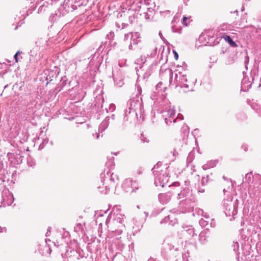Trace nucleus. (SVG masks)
I'll return each mask as SVG.
<instances>
[{
    "mask_svg": "<svg viewBox=\"0 0 261 261\" xmlns=\"http://www.w3.org/2000/svg\"><path fill=\"white\" fill-rule=\"evenodd\" d=\"M124 218L125 216L121 213V210L118 207H114L106 221L109 230L118 234H121L125 228L123 224Z\"/></svg>",
    "mask_w": 261,
    "mask_h": 261,
    "instance_id": "f257e3e1",
    "label": "nucleus"
},
{
    "mask_svg": "<svg viewBox=\"0 0 261 261\" xmlns=\"http://www.w3.org/2000/svg\"><path fill=\"white\" fill-rule=\"evenodd\" d=\"M100 176L102 185L98 187V190L101 194H108L111 188H116L118 184L119 179L118 175L112 173L109 169L105 170Z\"/></svg>",
    "mask_w": 261,
    "mask_h": 261,
    "instance_id": "f03ea898",
    "label": "nucleus"
},
{
    "mask_svg": "<svg viewBox=\"0 0 261 261\" xmlns=\"http://www.w3.org/2000/svg\"><path fill=\"white\" fill-rule=\"evenodd\" d=\"M127 105L128 110H126V114L128 112L130 114H134L138 120L144 119V110L141 97H137L130 99L127 102Z\"/></svg>",
    "mask_w": 261,
    "mask_h": 261,
    "instance_id": "7ed1b4c3",
    "label": "nucleus"
},
{
    "mask_svg": "<svg viewBox=\"0 0 261 261\" xmlns=\"http://www.w3.org/2000/svg\"><path fill=\"white\" fill-rule=\"evenodd\" d=\"M76 9V6L72 4V1L65 0L63 5L59 9L50 15L49 20L51 22H55L58 20L61 16H64L67 13L72 12Z\"/></svg>",
    "mask_w": 261,
    "mask_h": 261,
    "instance_id": "20e7f679",
    "label": "nucleus"
},
{
    "mask_svg": "<svg viewBox=\"0 0 261 261\" xmlns=\"http://www.w3.org/2000/svg\"><path fill=\"white\" fill-rule=\"evenodd\" d=\"M175 81L176 83V87H179L181 88H184V92H187L190 91H192V87L196 82V80H195L192 82L188 81L186 74L179 71L177 73H175Z\"/></svg>",
    "mask_w": 261,
    "mask_h": 261,
    "instance_id": "39448f33",
    "label": "nucleus"
},
{
    "mask_svg": "<svg viewBox=\"0 0 261 261\" xmlns=\"http://www.w3.org/2000/svg\"><path fill=\"white\" fill-rule=\"evenodd\" d=\"M152 170L154 176V184L156 186L163 187L169 179V177L166 172L159 169V163L154 166Z\"/></svg>",
    "mask_w": 261,
    "mask_h": 261,
    "instance_id": "423d86ee",
    "label": "nucleus"
},
{
    "mask_svg": "<svg viewBox=\"0 0 261 261\" xmlns=\"http://www.w3.org/2000/svg\"><path fill=\"white\" fill-rule=\"evenodd\" d=\"M224 212L227 216H234L238 213V200H224Z\"/></svg>",
    "mask_w": 261,
    "mask_h": 261,
    "instance_id": "0eeeda50",
    "label": "nucleus"
},
{
    "mask_svg": "<svg viewBox=\"0 0 261 261\" xmlns=\"http://www.w3.org/2000/svg\"><path fill=\"white\" fill-rule=\"evenodd\" d=\"M124 41H129L130 43L128 45V49L132 50L134 49L133 46L137 45L140 41V34L138 32L128 33L124 35Z\"/></svg>",
    "mask_w": 261,
    "mask_h": 261,
    "instance_id": "6e6552de",
    "label": "nucleus"
},
{
    "mask_svg": "<svg viewBox=\"0 0 261 261\" xmlns=\"http://www.w3.org/2000/svg\"><path fill=\"white\" fill-rule=\"evenodd\" d=\"M261 193V175L258 174L255 177V183L249 188V194L253 197L259 196Z\"/></svg>",
    "mask_w": 261,
    "mask_h": 261,
    "instance_id": "1a4fd4ad",
    "label": "nucleus"
},
{
    "mask_svg": "<svg viewBox=\"0 0 261 261\" xmlns=\"http://www.w3.org/2000/svg\"><path fill=\"white\" fill-rule=\"evenodd\" d=\"M175 114V111L174 107H170L168 111V115H169L168 118H166L165 119V121L167 125H169L170 123L172 122L175 123L177 119H179L180 120H182L184 117L182 115H178L176 118H174Z\"/></svg>",
    "mask_w": 261,
    "mask_h": 261,
    "instance_id": "9d476101",
    "label": "nucleus"
},
{
    "mask_svg": "<svg viewBox=\"0 0 261 261\" xmlns=\"http://www.w3.org/2000/svg\"><path fill=\"white\" fill-rule=\"evenodd\" d=\"M2 198L1 203L3 206L11 205L14 201L13 196L9 191L3 192Z\"/></svg>",
    "mask_w": 261,
    "mask_h": 261,
    "instance_id": "9b49d317",
    "label": "nucleus"
},
{
    "mask_svg": "<svg viewBox=\"0 0 261 261\" xmlns=\"http://www.w3.org/2000/svg\"><path fill=\"white\" fill-rule=\"evenodd\" d=\"M124 185L130 186V188L125 190L127 192H136V191L140 188L139 183L138 182L129 178L125 180Z\"/></svg>",
    "mask_w": 261,
    "mask_h": 261,
    "instance_id": "f8f14e48",
    "label": "nucleus"
},
{
    "mask_svg": "<svg viewBox=\"0 0 261 261\" xmlns=\"http://www.w3.org/2000/svg\"><path fill=\"white\" fill-rule=\"evenodd\" d=\"M189 184L190 181L189 180L185 181L184 187L181 188V190L177 194V199L186 198L190 194V190L189 188Z\"/></svg>",
    "mask_w": 261,
    "mask_h": 261,
    "instance_id": "ddd939ff",
    "label": "nucleus"
},
{
    "mask_svg": "<svg viewBox=\"0 0 261 261\" xmlns=\"http://www.w3.org/2000/svg\"><path fill=\"white\" fill-rule=\"evenodd\" d=\"M254 80L255 76L251 77L252 81H250L248 77L244 76L241 82V90L244 92L248 91L251 88L252 83Z\"/></svg>",
    "mask_w": 261,
    "mask_h": 261,
    "instance_id": "4468645a",
    "label": "nucleus"
},
{
    "mask_svg": "<svg viewBox=\"0 0 261 261\" xmlns=\"http://www.w3.org/2000/svg\"><path fill=\"white\" fill-rule=\"evenodd\" d=\"M203 38L206 41V45L214 46L219 43V38L215 39L214 36L209 37L207 34H204L200 36V39Z\"/></svg>",
    "mask_w": 261,
    "mask_h": 261,
    "instance_id": "2eb2a0df",
    "label": "nucleus"
},
{
    "mask_svg": "<svg viewBox=\"0 0 261 261\" xmlns=\"http://www.w3.org/2000/svg\"><path fill=\"white\" fill-rule=\"evenodd\" d=\"M47 40L48 37L46 36L38 38L35 42L37 47L39 48V49L45 48L48 46Z\"/></svg>",
    "mask_w": 261,
    "mask_h": 261,
    "instance_id": "dca6fc26",
    "label": "nucleus"
},
{
    "mask_svg": "<svg viewBox=\"0 0 261 261\" xmlns=\"http://www.w3.org/2000/svg\"><path fill=\"white\" fill-rule=\"evenodd\" d=\"M110 117H107L103 121L99 124L98 128V133L96 134V139L99 137V133H102L108 126L109 124Z\"/></svg>",
    "mask_w": 261,
    "mask_h": 261,
    "instance_id": "f3484780",
    "label": "nucleus"
},
{
    "mask_svg": "<svg viewBox=\"0 0 261 261\" xmlns=\"http://www.w3.org/2000/svg\"><path fill=\"white\" fill-rule=\"evenodd\" d=\"M172 197V194L170 192L161 193L159 195V201L163 204H166L170 201Z\"/></svg>",
    "mask_w": 261,
    "mask_h": 261,
    "instance_id": "a211bd4d",
    "label": "nucleus"
},
{
    "mask_svg": "<svg viewBox=\"0 0 261 261\" xmlns=\"http://www.w3.org/2000/svg\"><path fill=\"white\" fill-rule=\"evenodd\" d=\"M258 176V174L252 175V172H249L245 175L244 177L245 182H247L249 184L248 189L251 187L252 185H254L255 183V177Z\"/></svg>",
    "mask_w": 261,
    "mask_h": 261,
    "instance_id": "6ab92c4d",
    "label": "nucleus"
},
{
    "mask_svg": "<svg viewBox=\"0 0 261 261\" xmlns=\"http://www.w3.org/2000/svg\"><path fill=\"white\" fill-rule=\"evenodd\" d=\"M11 175L8 170H5L2 166H0V180L3 181H8Z\"/></svg>",
    "mask_w": 261,
    "mask_h": 261,
    "instance_id": "aec40b11",
    "label": "nucleus"
},
{
    "mask_svg": "<svg viewBox=\"0 0 261 261\" xmlns=\"http://www.w3.org/2000/svg\"><path fill=\"white\" fill-rule=\"evenodd\" d=\"M181 144L182 142L180 140L176 141L172 144L173 148L170 151V152L172 154L174 159L178 155V150H180Z\"/></svg>",
    "mask_w": 261,
    "mask_h": 261,
    "instance_id": "412c9836",
    "label": "nucleus"
},
{
    "mask_svg": "<svg viewBox=\"0 0 261 261\" xmlns=\"http://www.w3.org/2000/svg\"><path fill=\"white\" fill-rule=\"evenodd\" d=\"M11 158L13 159L12 162L14 164L19 165L22 163L24 156L20 153H13L11 155Z\"/></svg>",
    "mask_w": 261,
    "mask_h": 261,
    "instance_id": "4be33fe9",
    "label": "nucleus"
},
{
    "mask_svg": "<svg viewBox=\"0 0 261 261\" xmlns=\"http://www.w3.org/2000/svg\"><path fill=\"white\" fill-rule=\"evenodd\" d=\"M218 160H214L208 161L206 164H205L202 166V168L203 170H207L211 168H213L215 167L217 164L218 163Z\"/></svg>",
    "mask_w": 261,
    "mask_h": 261,
    "instance_id": "5701e85b",
    "label": "nucleus"
},
{
    "mask_svg": "<svg viewBox=\"0 0 261 261\" xmlns=\"http://www.w3.org/2000/svg\"><path fill=\"white\" fill-rule=\"evenodd\" d=\"M171 218L170 216L168 215L165 217L161 221V223H168L169 225L173 226L175 224L177 223L176 219L174 218L173 220H170Z\"/></svg>",
    "mask_w": 261,
    "mask_h": 261,
    "instance_id": "b1692460",
    "label": "nucleus"
},
{
    "mask_svg": "<svg viewBox=\"0 0 261 261\" xmlns=\"http://www.w3.org/2000/svg\"><path fill=\"white\" fill-rule=\"evenodd\" d=\"M204 217V218H201L199 221L200 225L203 227L208 226L210 222V218L208 215L205 214Z\"/></svg>",
    "mask_w": 261,
    "mask_h": 261,
    "instance_id": "393cba45",
    "label": "nucleus"
},
{
    "mask_svg": "<svg viewBox=\"0 0 261 261\" xmlns=\"http://www.w3.org/2000/svg\"><path fill=\"white\" fill-rule=\"evenodd\" d=\"M223 37L225 39V40L227 41L231 47L237 46V44H236V43L232 39V38L229 36L225 35L223 36Z\"/></svg>",
    "mask_w": 261,
    "mask_h": 261,
    "instance_id": "a878e982",
    "label": "nucleus"
},
{
    "mask_svg": "<svg viewBox=\"0 0 261 261\" xmlns=\"http://www.w3.org/2000/svg\"><path fill=\"white\" fill-rule=\"evenodd\" d=\"M206 231H202L200 233L199 238V241L202 244L205 243L207 241V236Z\"/></svg>",
    "mask_w": 261,
    "mask_h": 261,
    "instance_id": "bb28decb",
    "label": "nucleus"
},
{
    "mask_svg": "<svg viewBox=\"0 0 261 261\" xmlns=\"http://www.w3.org/2000/svg\"><path fill=\"white\" fill-rule=\"evenodd\" d=\"M186 233L189 234L191 237H194L195 235H197L195 232L194 229L193 228H190L184 231V234H186Z\"/></svg>",
    "mask_w": 261,
    "mask_h": 261,
    "instance_id": "cd10ccee",
    "label": "nucleus"
},
{
    "mask_svg": "<svg viewBox=\"0 0 261 261\" xmlns=\"http://www.w3.org/2000/svg\"><path fill=\"white\" fill-rule=\"evenodd\" d=\"M74 229V231L76 232L82 231L84 229V225L82 223H77Z\"/></svg>",
    "mask_w": 261,
    "mask_h": 261,
    "instance_id": "c85d7f7f",
    "label": "nucleus"
},
{
    "mask_svg": "<svg viewBox=\"0 0 261 261\" xmlns=\"http://www.w3.org/2000/svg\"><path fill=\"white\" fill-rule=\"evenodd\" d=\"M250 106L253 109L256 111L259 110L260 109V105L256 102H252L250 104Z\"/></svg>",
    "mask_w": 261,
    "mask_h": 261,
    "instance_id": "c756f323",
    "label": "nucleus"
},
{
    "mask_svg": "<svg viewBox=\"0 0 261 261\" xmlns=\"http://www.w3.org/2000/svg\"><path fill=\"white\" fill-rule=\"evenodd\" d=\"M27 163H28V165L31 167H33L35 165V162L34 160H33V159H32L30 157L28 158Z\"/></svg>",
    "mask_w": 261,
    "mask_h": 261,
    "instance_id": "7c9ffc66",
    "label": "nucleus"
},
{
    "mask_svg": "<svg viewBox=\"0 0 261 261\" xmlns=\"http://www.w3.org/2000/svg\"><path fill=\"white\" fill-rule=\"evenodd\" d=\"M195 213H196L198 215H201L203 217L204 216V215L206 214L203 212V210L200 209L199 208H195Z\"/></svg>",
    "mask_w": 261,
    "mask_h": 261,
    "instance_id": "2f4dec72",
    "label": "nucleus"
},
{
    "mask_svg": "<svg viewBox=\"0 0 261 261\" xmlns=\"http://www.w3.org/2000/svg\"><path fill=\"white\" fill-rule=\"evenodd\" d=\"M140 139L142 142H149V139L143 134H141L140 136Z\"/></svg>",
    "mask_w": 261,
    "mask_h": 261,
    "instance_id": "473e14b6",
    "label": "nucleus"
},
{
    "mask_svg": "<svg viewBox=\"0 0 261 261\" xmlns=\"http://www.w3.org/2000/svg\"><path fill=\"white\" fill-rule=\"evenodd\" d=\"M249 58L248 56L246 55L245 57V59H244V65H245V68L246 69V70L248 69V65L249 64Z\"/></svg>",
    "mask_w": 261,
    "mask_h": 261,
    "instance_id": "72a5a7b5",
    "label": "nucleus"
},
{
    "mask_svg": "<svg viewBox=\"0 0 261 261\" xmlns=\"http://www.w3.org/2000/svg\"><path fill=\"white\" fill-rule=\"evenodd\" d=\"M232 247L233 248V249L234 251L238 250V249H239V243L238 242L234 243Z\"/></svg>",
    "mask_w": 261,
    "mask_h": 261,
    "instance_id": "f704fd0d",
    "label": "nucleus"
},
{
    "mask_svg": "<svg viewBox=\"0 0 261 261\" xmlns=\"http://www.w3.org/2000/svg\"><path fill=\"white\" fill-rule=\"evenodd\" d=\"M174 249V246L172 244H168L167 245V249L172 250Z\"/></svg>",
    "mask_w": 261,
    "mask_h": 261,
    "instance_id": "c9c22d12",
    "label": "nucleus"
},
{
    "mask_svg": "<svg viewBox=\"0 0 261 261\" xmlns=\"http://www.w3.org/2000/svg\"><path fill=\"white\" fill-rule=\"evenodd\" d=\"M188 18L186 16H184L182 18V24L186 26L188 25V23L187 22V20H188Z\"/></svg>",
    "mask_w": 261,
    "mask_h": 261,
    "instance_id": "e433bc0d",
    "label": "nucleus"
},
{
    "mask_svg": "<svg viewBox=\"0 0 261 261\" xmlns=\"http://www.w3.org/2000/svg\"><path fill=\"white\" fill-rule=\"evenodd\" d=\"M162 83L161 82H159L156 86V90L159 91L160 90H162V89H161V86H162Z\"/></svg>",
    "mask_w": 261,
    "mask_h": 261,
    "instance_id": "4c0bfd02",
    "label": "nucleus"
},
{
    "mask_svg": "<svg viewBox=\"0 0 261 261\" xmlns=\"http://www.w3.org/2000/svg\"><path fill=\"white\" fill-rule=\"evenodd\" d=\"M205 177H202V178L201 179V184H202V185H205L208 182V180L207 179L205 180Z\"/></svg>",
    "mask_w": 261,
    "mask_h": 261,
    "instance_id": "58836bf2",
    "label": "nucleus"
},
{
    "mask_svg": "<svg viewBox=\"0 0 261 261\" xmlns=\"http://www.w3.org/2000/svg\"><path fill=\"white\" fill-rule=\"evenodd\" d=\"M210 225L212 227H214L215 226V222H214V219H211L210 218Z\"/></svg>",
    "mask_w": 261,
    "mask_h": 261,
    "instance_id": "ea45409f",
    "label": "nucleus"
},
{
    "mask_svg": "<svg viewBox=\"0 0 261 261\" xmlns=\"http://www.w3.org/2000/svg\"><path fill=\"white\" fill-rule=\"evenodd\" d=\"M20 51H18L16 54L15 55H14V59L15 60V61L16 62H18V55L20 53Z\"/></svg>",
    "mask_w": 261,
    "mask_h": 261,
    "instance_id": "a19ab883",
    "label": "nucleus"
},
{
    "mask_svg": "<svg viewBox=\"0 0 261 261\" xmlns=\"http://www.w3.org/2000/svg\"><path fill=\"white\" fill-rule=\"evenodd\" d=\"M228 28H230V25H223L221 26V30H225L226 29H227Z\"/></svg>",
    "mask_w": 261,
    "mask_h": 261,
    "instance_id": "79ce46f5",
    "label": "nucleus"
},
{
    "mask_svg": "<svg viewBox=\"0 0 261 261\" xmlns=\"http://www.w3.org/2000/svg\"><path fill=\"white\" fill-rule=\"evenodd\" d=\"M256 32L258 35V36L260 37V39H261V28L257 29Z\"/></svg>",
    "mask_w": 261,
    "mask_h": 261,
    "instance_id": "37998d69",
    "label": "nucleus"
},
{
    "mask_svg": "<svg viewBox=\"0 0 261 261\" xmlns=\"http://www.w3.org/2000/svg\"><path fill=\"white\" fill-rule=\"evenodd\" d=\"M204 191H205V190L202 188H199L198 189V193H202L204 192Z\"/></svg>",
    "mask_w": 261,
    "mask_h": 261,
    "instance_id": "c03bdc74",
    "label": "nucleus"
},
{
    "mask_svg": "<svg viewBox=\"0 0 261 261\" xmlns=\"http://www.w3.org/2000/svg\"><path fill=\"white\" fill-rule=\"evenodd\" d=\"M7 231V229L6 227H2L1 226H0V233L1 232H6Z\"/></svg>",
    "mask_w": 261,
    "mask_h": 261,
    "instance_id": "a18cd8bd",
    "label": "nucleus"
},
{
    "mask_svg": "<svg viewBox=\"0 0 261 261\" xmlns=\"http://www.w3.org/2000/svg\"><path fill=\"white\" fill-rule=\"evenodd\" d=\"M242 148L244 150V151H246L248 149L247 146L246 145H243L242 146Z\"/></svg>",
    "mask_w": 261,
    "mask_h": 261,
    "instance_id": "49530a36",
    "label": "nucleus"
},
{
    "mask_svg": "<svg viewBox=\"0 0 261 261\" xmlns=\"http://www.w3.org/2000/svg\"><path fill=\"white\" fill-rule=\"evenodd\" d=\"M144 17L146 19H149L150 18V16L147 13H144Z\"/></svg>",
    "mask_w": 261,
    "mask_h": 261,
    "instance_id": "de8ad7c7",
    "label": "nucleus"
},
{
    "mask_svg": "<svg viewBox=\"0 0 261 261\" xmlns=\"http://www.w3.org/2000/svg\"><path fill=\"white\" fill-rule=\"evenodd\" d=\"M173 52H174V58L176 60H177L178 57V54L175 51H173Z\"/></svg>",
    "mask_w": 261,
    "mask_h": 261,
    "instance_id": "09e8293b",
    "label": "nucleus"
},
{
    "mask_svg": "<svg viewBox=\"0 0 261 261\" xmlns=\"http://www.w3.org/2000/svg\"><path fill=\"white\" fill-rule=\"evenodd\" d=\"M173 186L175 187H179L180 186V184L178 182H174L173 184Z\"/></svg>",
    "mask_w": 261,
    "mask_h": 261,
    "instance_id": "8fccbe9b",
    "label": "nucleus"
},
{
    "mask_svg": "<svg viewBox=\"0 0 261 261\" xmlns=\"http://www.w3.org/2000/svg\"><path fill=\"white\" fill-rule=\"evenodd\" d=\"M191 155H192V154H191V153H190L189 154V155H188V160H190V159H191Z\"/></svg>",
    "mask_w": 261,
    "mask_h": 261,
    "instance_id": "3c124183",
    "label": "nucleus"
},
{
    "mask_svg": "<svg viewBox=\"0 0 261 261\" xmlns=\"http://www.w3.org/2000/svg\"><path fill=\"white\" fill-rule=\"evenodd\" d=\"M205 180H206V179H207V180H208L210 179V175H207L206 176V177H205Z\"/></svg>",
    "mask_w": 261,
    "mask_h": 261,
    "instance_id": "603ef678",
    "label": "nucleus"
},
{
    "mask_svg": "<svg viewBox=\"0 0 261 261\" xmlns=\"http://www.w3.org/2000/svg\"><path fill=\"white\" fill-rule=\"evenodd\" d=\"M190 0H183L184 3H185V4L187 3V2H188Z\"/></svg>",
    "mask_w": 261,
    "mask_h": 261,
    "instance_id": "864d4df0",
    "label": "nucleus"
},
{
    "mask_svg": "<svg viewBox=\"0 0 261 261\" xmlns=\"http://www.w3.org/2000/svg\"><path fill=\"white\" fill-rule=\"evenodd\" d=\"M138 90L139 91V94H140V92L141 91V88L140 87L138 88Z\"/></svg>",
    "mask_w": 261,
    "mask_h": 261,
    "instance_id": "5fc2aeb1",
    "label": "nucleus"
},
{
    "mask_svg": "<svg viewBox=\"0 0 261 261\" xmlns=\"http://www.w3.org/2000/svg\"><path fill=\"white\" fill-rule=\"evenodd\" d=\"M159 35L160 36L161 38L163 39V36L161 32L159 33Z\"/></svg>",
    "mask_w": 261,
    "mask_h": 261,
    "instance_id": "6e6d98bb",
    "label": "nucleus"
},
{
    "mask_svg": "<svg viewBox=\"0 0 261 261\" xmlns=\"http://www.w3.org/2000/svg\"><path fill=\"white\" fill-rule=\"evenodd\" d=\"M233 13H235L237 14V15H238V11L237 10H235Z\"/></svg>",
    "mask_w": 261,
    "mask_h": 261,
    "instance_id": "4d7b16f0",
    "label": "nucleus"
},
{
    "mask_svg": "<svg viewBox=\"0 0 261 261\" xmlns=\"http://www.w3.org/2000/svg\"><path fill=\"white\" fill-rule=\"evenodd\" d=\"M144 213H145V215H146V216H148V213H147V212H144Z\"/></svg>",
    "mask_w": 261,
    "mask_h": 261,
    "instance_id": "13d9d810",
    "label": "nucleus"
},
{
    "mask_svg": "<svg viewBox=\"0 0 261 261\" xmlns=\"http://www.w3.org/2000/svg\"><path fill=\"white\" fill-rule=\"evenodd\" d=\"M50 229H51V227H49L48 228L47 230H48V231H50Z\"/></svg>",
    "mask_w": 261,
    "mask_h": 261,
    "instance_id": "bf43d9fd",
    "label": "nucleus"
},
{
    "mask_svg": "<svg viewBox=\"0 0 261 261\" xmlns=\"http://www.w3.org/2000/svg\"><path fill=\"white\" fill-rule=\"evenodd\" d=\"M112 117V118L113 119H114V115H112V117Z\"/></svg>",
    "mask_w": 261,
    "mask_h": 261,
    "instance_id": "052dcab7",
    "label": "nucleus"
},
{
    "mask_svg": "<svg viewBox=\"0 0 261 261\" xmlns=\"http://www.w3.org/2000/svg\"><path fill=\"white\" fill-rule=\"evenodd\" d=\"M138 174H141V171H138Z\"/></svg>",
    "mask_w": 261,
    "mask_h": 261,
    "instance_id": "680f3d73",
    "label": "nucleus"
},
{
    "mask_svg": "<svg viewBox=\"0 0 261 261\" xmlns=\"http://www.w3.org/2000/svg\"><path fill=\"white\" fill-rule=\"evenodd\" d=\"M226 192V190L225 189H223V192L225 193Z\"/></svg>",
    "mask_w": 261,
    "mask_h": 261,
    "instance_id": "e2e57ef3",
    "label": "nucleus"
},
{
    "mask_svg": "<svg viewBox=\"0 0 261 261\" xmlns=\"http://www.w3.org/2000/svg\"><path fill=\"white\" fill-rule=\"evenodd\" d=\"M113 34H114L113 33H112V32L110 33V35H113Z\"/></svg>",
    "mask_w": 261,
    "mask_h": 261,
    "instance_id": "0e129e2a",
    "label": "nucleus"
},
{
    "mask_svg": "<svg viewBox=\"0 0 261 261\" xmlns=\"http://www.w3.org/2000/svg\"><path fill=\"white\" fill-rule=\"evenodd\" d=\"M17 28H18V26H17L16 27H15V30H16V29H17Z\"/></svg>",
    "mask_w": 261,
    "mask_h": 261,
    "instance_id": "69168bd1",
    "label": "nucleus"
},
{
    "mask_svg": "<svg viewBox=\"0 0 261 261\" xmlns=\"http://www.w3.org/2000/svg\"><path fill=\"white\" fill-rule=\"evenodd\" d=\"M137 207H138V208H140L139 205H138V206H137Z\"/></svg>",
    "mask_w": 261,
    "mask_h": 261,
    "instance_id": "338daca9",
    "label": "nucleus"
}]
</instances>
